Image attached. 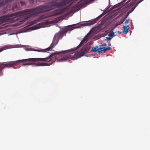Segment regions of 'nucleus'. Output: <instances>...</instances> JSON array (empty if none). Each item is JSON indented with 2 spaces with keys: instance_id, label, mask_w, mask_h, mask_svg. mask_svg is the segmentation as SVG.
Instances as JSON below:
<instances>
[{
  "instance_id": "1",
  "label": "nucleus",
  "mask_w": 150,
  "mask_h": 150,
  "mask_svg": "<svg viewBox=\"0 0 150 150\" xmlns=\"http://www.w3.org/2000/svg\"><path fill=\"white\" fill-rule=\"evenodd\" d=\"M91 48L86 45L82 48L79 52H76L74 51L73 54L70 53V50L59 52L52 53L48 57L45 58H32L28 59L27 65L32 64H35L37 66H50L56 61L58 62L65 61L67 59H75L81 57L87 53Z\"/></svg>"
},
{
  "instance_id": "2",
  "label": "nucleus",
  "mask_w": 150,
  "mask_h": 150,
  "mask_svg": "<svg viewBox=\"0 0 150 150\" xmlns=\"http://www.w3.org/2000/svg\"><path fill=\"white\" fill-rule=\"evenodd\" d=\"M37 8L28 9L23 11L11 13L7 15L0 17V23L7 22L13 23L19 20V18H23V20L20 21L22 24L25 20L30 16H36Z\"/></svg>"
},
{
  "instance_id": "3",
  "label": "nucleus",
  "mask_w": 150,
  "mask_h": 150,
  "mask_svg": "<svg viewBox=\"0 0 150 150\" xmlns=\"http://www.w3.org/2000/svg\"><path fill=\"white\" fill-rule=\"evenodd\" d=\"M6 49V47L0 48V52ZM26 62H28V59L5 62H0V76L3 75L2 70L4 68L12 67L20 63Z\"/></svg>"
},
{
  "instance_id": "4",
  "label": "nucleus",
  "mask_w": 150,
  "mask_h": 150,
  "mask_svg": "<svg viewBox=\"0 0 150 150\" xmlns=\"http://www.w3.org/2000/svg\"><path fill=\"white\" fill-rule=\"evenodd\" d=\"M77 25V24H74L65 27L61 32L56 34L54 37L59 41L60 39L62 38L64 35H66V33L67 31L72 30L75 28H77V27H76V26Z\"/></svg>"
},
{
  "instance_id": "5",
  "label": "nucleus",
  "mask_w": 150,
  "mask_h": 150,
  "mask_svg": "<svg viewBox=\"0 0 150 150\" xmlns=\"http://www.w3.org/2000/svg\"><path fill=\"white\" fill-rule=\"evenodd\" d=\"M127 0H124L120 3L116 4V5L110 8L111 10H113L116 8L121 6L122 7H123L127 4V5L125 7L126 8H128V9H129L133 5V0H129L125 4L123 5L124 3Z\"/></svg>"
},
{
  "instance_id": "6",
  "label": "nucleus",
  "mask_w": 150,
  "mask_h": 150,
  "mask_svg": "<svg viewBox=\"0 0 150 150\" xmlns=\"http://www.w3.org/2000/svg\"><path fill=\"white\" fill-rule=\"evenodd\" d=\"M89 40V39L87 37L86 35L83 38V39L81 41L80 44L75 48H74L70 50L71 52L70 53L73 54L74 53V51H76L79 48L81 47L85 43H86Z\"/></svg>"
},
{
  "instance_id": "7",
  "label": "nucleus",
  "mask_w": 150,
  "mask_h": 150,
  "mask_svg": "<svg viewBox=\"0 0 150 150\" xmlns=\"http://www.w3.org/2000/svg\"><path fill=\"white\" fill-rule=\"evenodd\" d=\"M103 16L102 14H101L98 17L95 19L90 20L89 21L86 22V23L81 24V26H89L92 25L96 23Z\"/></svg>"
},
{
  "instance_id": "8",
  "label": "nucleus",
  "mask_w": 150,
  "mask_h": 150,
  "mask_svg": "<svg viewBox=\"0 0 150 150\" xmlns=\"http://www.w3.org/2000/svg\"><path fill=\"white\" fill-rule=\"evenodd\" d=\"M58 40L57 39H56L54 37L52 42L51 44L50 45V46L45 49H44V52H45V50H47L48 51L51 50L52 48H53L58 43Z\"/></svg>"
},
{
  "instance_id": "9",
  "label": "nucleus",
  "mask_w": 150,
  "mask_h": 150,
  "mask_svg": "<svg viewBox=\"0 0 150 150\" xmlns=\"http://www.w3.org/2000/svg\"><path fill=\"white\" fill-rule=\"evenodd\" d=\"M144 0H141L140 1L138 2L135 6L133 7L132 8L131 10V11L129 10L128 12L127 13L126 16V17L125 18V19L124 20V21L125 20L126 18L129 15V14L131 13L135 9L136 7H137L138 5V4L141 2H142V1H143Z\"/></svg>"
},
{
  "instance_id": "10",
  "label": "nucleus",
  "mask_w": 150,
  "mask_h": 150,
  "mask_svg": "<svg viewBox=\"0 0 150 150\" xmlns=\"http://www.w3.org/2000/svg\"><path fill=\"white\" fill-rule=\"evenodd\" d=\"M95 34V33L93 31L91 30L86 35V36L89 40L91 38L93 39Z\"/></svg>"
},
{
  "instance_id": "11",
  "label": "nucleus",
  "mask_w": 150,
  "mask_h": 150,
  "mask_svg": "<svg viewBox=\"0 0 150 150\" xmlns=\"http://www.w3.org/2000/svg\"><path fill=\"white\" fill-rule=\"evenodd\" d=\"M129 27L128 25L124 26L122 28V32L125 34H127L129 32Z\"/></svg>"
},
{
  "instance_id": "12",
  "label": "nucleus",
  "mask_w": 150,
  "mask_h": 150,
  "mask_svg": "<svg viewBox=\"0 0 150 150\" xmlns=\"http://www.w3.org/2000/svg\"><path fill=\"white\" fill-rule=\"evenodd\" d=\"M25 50L26 51H38V52H44V50H36L34 49L31 48H26L25 49Z\"/></svg>"
},
{
  "instance_id": "13",
  "label": "nucleus",
  "mask_w": 150,
  "mask_h": 150,
  "mask_svg": "<svg viewBox=\"0 0 150 150\" xmlns=\"http://www.w3.org/2000/svg\"><path fill=\"white\" fill-rule=\"evenodd\" d=\"M106 47H100L99 48V50L98 51V53L99 54H100L103 52H105L106 51L105 50V48Z\"/></svg>"
},
{
  "instance_id": "14",
  "label": "nucleus",
  "mask_w": 150,
  "mask_h": 150,
  "mask_svg": "<svg viewBox=\"0 0 150 150\" xmlns=\"http://www.w3.org/2000/svg\"><path fill=\"white\" fill-rule=\"evenodd\" d=\"M99 50V48L98 46H96L95 47H92V50L91 51V52H98Z\"/></svg>"
},
{
  "instance_id": "15",
  "label": "nucleus",
  "mask_w": 150,
  "mask_h": 150,
  "mask_svg": "<svg viewBox=\"0 0 150 150\" xmlns=\"http://www.w3.org/2000/svg\"><path fill=\"white\" fill-rule=\"evenodd\" d=\"M108 36L111 37H110L112 38L113 37L115 36V33L113 31L110 32L108 35Z\"/></svg>"
},
{
  "instance_id": "16",
  "label": "nucleus",
  "mask_w": 150,
  "mask_h": 150,
  "mask_svg": "<svg viewBox=\"0 0 150 150\" xmlns=\"http://www.w3.org/2000/svg\"><path fill=\"white\" fill-rule=\"evenodd\" d=\"M112 38L111 37H105V39H104V41H106V40H109L110 42V40L112 39Z\"/></svg>"
},
{
  "instance_id": "17",
  "label": "nucleus",
  "mask_w": 150,
  "mask_h": 150,
  "mask_svg": "<svg viewBox=\"0 0 150 150\" xmlns=\"http://www.w3.org/2000/svg\"><path fill=\"white\" fill-rule=\"evenodd\" d=\"M93 43V42H89L87 43V44H86V45H87L88 47H91L90 45H91Z\"/></svg>"
},
{
  "instance_id": "18",
  "label": "nucleus",
  "mask_w": 150,
  "mask_h": 150,
  "mask_svg": "<svg viewBox=\"0 0 150 150\" xmlns=\"http://www.w3.org/2000/svg\"><path fill=\"white\" fill-rule=\"evenodd\" d=\"M105 41H104V39L103 40V42L101 43V45L102 46H105V47L107 46V45H106V42H105Z\"/></svg>"
},
{
  "instance_id": "19",
  "label": "nucleus",
  "mask_w": 150,
  "mask_h": 150,
  "mask_svg": "<svg viewBox=\"0 0 150 150\" xmlns=\"http://www.w3.org/2000/svg\"><path fill=\"white\" fill-rule=\"evenodd\" d=\"M124 20L123 21L122 20V22H117L116 24V25H117V26L119 25H120V24H122L123 21H124Z\"/></svg>"
},
{
  "instance_id": "20",
  "label": "nucleus",
  "mask_w": 150,
  "mask_h": 150,
  "mask_svg": "<svg viewBox=\"0 0 150 150\" xmlns=\"http://www.w3.org/2000/svg\"><path fill=\"white\" fill-rule=\"evenodd\" d=\"M99 38V36H98V35H97L94 36V38L93 39L96 40L98 39Z\"/></svg>"
},
{
  "instance_id": "21",
  "label": "nucleus",
  "mask_w": 150,
  "mask_h": 150,
  "mask_svg": "<svg viewBox=\"0 0 150 150\" xmlns=\"http://www.w3.org/2000/svg\"><path fill=\"white\" fill-rule=\"evenodd\" d=\"M20 2L21 5L23 6H25V3L23 1H21Z\"/></svg>"
},
{
  "instance_id": "22",
  "label": "nucleus",
  "mask_w": 150,
  "mask_h": 150,
  "mask_svg": "<svg viewBox=\"0 0 150 150\" xmlns=\"http://www.w3.org/2000/svg\"><path fill=\"white\" fill-rule=\"evenodd\" d=\"M111 49V48L109 47H106L105 48V50L106 51L107 50H110Z\"/></svg>"
},
{
  "instance_id": "23",
  "label": "nucleus",
  "mask_w": 150,
  "mask_h": 150,
  "mask_svg": "<svg viewBox=\"0 0 150 150\" xmlns=\"http://www.w3.org/2000/svg\"><path fill=\"white\" fill-rule=\"evenodd\" d=\"M16 8H17V7H16V5L15 6H13V10H14Z\"/></svg>"
},
{
  "instance_id": "24",
  "label": "nucleus",
  "mask_w": 150,
  "mask_h": 150,
  "mask_svg": "<svg viewBox=\"0 0 150 150\" xmlns=\"http://www.w3.org/2000/svg\"><path fill=\"white\" fill-rule=\"evenodd\" d=\"M129 23V21L128 20H127L125 21V23L126 24H127Z\"/></svg>"
},
{
  "instance_id": "25",
  "label": "nucleus",
  "mask_w": 150,
  "mask_h": 150,
  "mask_svg": "<svg viewBox=\"0 0 150 150\" xmlns=\"http://www.w3.org/2000/svg\"><path fill=\"white\" fill-rule=\"evenodd\" d=\"M30 3H33L34 2V0H29Z\"/></svg>"
},
{
  "instance_id": "26",
  "label": "nucleus",
  "mask_w": 150,
  "mask_h": 150,
  "mask_svg": "<svg viewBox=\"0 0 150 150\" xmlns=\"http://www.w3.org/2000/svg\"><path fill=\"white\" fill-rule=\"evenodd\" d=\"M73 12V10H70L71 13H72Z\"/></svg>"
},
{
  "instance_id": "27",
  "label": "nucleus",
  "mask_w": 150,
  "mask_h": 150,
  "mask_svg": "<svg viewBox=\"0 0 150 150\" xmlns=\"http://www.w3.org/2000/svg\"><path fill=\"white\" fill-rule=\"evenodd\" d=\"M121 32H120V31H118V33L119 34H120L121 33Z\"/></svg>"
}]
</instances>
